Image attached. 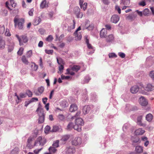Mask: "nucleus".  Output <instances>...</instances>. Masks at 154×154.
<instances>
[{"label":"nucleus","instance_id":"5fc2aeb1","mask_svg":"<svg viewBox=\"0 0 154 154\" xmlns=\"http://www.w3.org/2000/svg\"><path fill=\"white\" fill-rule=\"evenodd\" d=\"M115 9L118 12V13L119 14H120L121 13V10L119 7L118 5H116L115 6Z\"/></svg>","mask_w":154,"mask_h":154},{"label":"nucleus","instance_id":"1a4fd4ad","mask_svg":"<svg viewBox=\"0 0 154 154\" xmlns=\"http://www.w3.org/2000/svg\"><path fill=\"white\" fill-rule=\"evenodd\" d=\"M119 17L117 15H113L111 18V21L112 23H116L119 21Z\"/></svg>","mask_w":154,"mask_h":154},{"label":"nucleus","instance_id":"f704fd0d","mask_svg":"<svg viewBox=\"0 0 154 154\" xmlns=\"http://www.w3.org/2000/svg\"><path fill=\"white\" fill-rule=\"evenodd\" d=\"M15 96L17 97V100H16V101L17 103L18 104L21 101V99L19 97V96L17 95V93H15Z\"/></svg>","mask_w":154,"mask_h":154},{"label":"nucleus","instance_id":"7ed1b4c3","mask_svg":"<svg viewBox=\"0 0 154 154\" xmlns=\"http://www.w3.org/2000/svg\"><path fill=\"white\" fill-rule=\"evenodd\" d=\"M47 140L45 137L42 136L38 137L35 141L34 146H44L46 143Z\"/></svg>","mask_w":154,"mask_h":154},{"label":"nucleus","instance_id":"4d7b16f0","mask_svg":"<svg viewBox=\"0 0 154 154\" xmlns=\"http://www.w3.org/2000/svg\"><path fill=\"white\" fill-rule=\"evenodd\" d=\"M118 55L122 58H124L125 57V54L123 53L119 52Z\"/></svg>","mask_w":154,"mask_h":154},{"label":"nucleus","instance_id":"f257e3e1","mask_svg":"<svg viewBox=\"0 0 154 154\" xmlns=\"http://www.w3.org/2000/svg\"><path fill=\"white\" fill-rule=\"evenodd\" d=\"M140 92L143 94H147V92L145 91L149 92L154 90V85L150 83L147 84L145 86H144L143 84H140Z\"/></svg>","mask_w":154,"mask_h":154},{"label":"nucleus","instance_id":"aec40b11","mask_svg":"<svg viewBox=\"0 0 154 154\" xmlns=\"http://www.w3.org/2000/svg\"><path fill=\"white\" fill-rule=\"evenodd\" d=\"M135 150L136 152L137 153H141L143 151V147L141 146H137L135 147Z\"/></svg>","mask_w":154,"mask_h":154},{"label":"nucleus","instance_id":"13d9d810","mask_svg":"<svg viewBox=\"0 0 154 154\" xmlns=\"http://www.w3.org/2000/svg\"><path fill=\"white\" fill-rule=\"evenodd\" d=\"M78 18H81L83 16V14L82 12H79V14L76 16Z\"/></svg>","mask_w":154,"mask_h":154},{"label":"nucleus","instance_id":"6e6d98bb","mask_svg":"<svg viewBox=\"0 0 154 154\" xmlns=\"http://www.w3.org/2000/svg\"><path fill=\"white\" fill-rule=\"evenodd\" d=\"M18 152V148H15V149H13L11 153L13 154H16Z\"/></svg>","mask_w":154,"mask_h":154},{"label":"nucleus","instance_id":"393cba45","mask_svg":"<svg viewBox=\"0 0 154 154\" xmlns=\"http://www.w3.org/2000/svg\"><path fill=\"white\" fill-rule=\"evenodd\" d=\"M60 128L59 126L57 125H54L53 126L52 129L51 131L53 132H56L60 130Z\"/></svg>","mask_w":154,"mask_h":154},{"label":"nucleus","instance_id":"0eeeda50","mask_svg":"<svg viewBox=\"0 0 154 154\" xmlns=\"http://www.w3.org/2000/svg\"><path fill=\"white\" fill-rule=\"evenodd\" d=\"M82 139L78 137H75L72 141V144L73 145L79 146L82 143Z\"/></svg>","mask_w":154,"mask_h":154},{"label":"nucleus","instance_id":"2f4dec72","mask_svg":"<svg viewBox=\"0 0 154 154\" xmlns=\"http://www.w3.org/2000/svg\"><path fill=\"white\" fill-rule=\"evenodd\" d=\"M59 141L58 140H57L54 141L53 144V146L55 147H57L59 146Z\"/></svg>","mask_w":154,"mask_h":154},{"label":"nucleus","instance_id":"a19ab883","mask_svg":"<svg viewBox=\"0 0 154 154\" xmlns=\"http://www.w3.org/2000/svg\"><path fill=\"white\" fill-rule=\"evenodd\" d=\"M24 49L23 48H20L19 50L17 52V54L19 55H22L23 53Z\"/></svg>","mask_w":154,"mask_h":154},{"label":"nucleus","instance_id":"0e129e2a","mask_svg":"<svg viewBox=\"0 0 154 154\" xmlns=\"http://www.w3.org/2000/svg\"><path fill=\"white\" fill-rule=\"evenodd\" d=\"M42 148H41L39 149H35L34 151V152L36 154H38L39 152L42 150Z\"/></svg>","mask_w":154,"mask_h":154},{"label":"nucleus","instance_id":"4468645a","mask_svg":"<svg viewBox=\"0 0 154 154\" xmlns=\"http://www.w3.org/2000/svg\"><path fill=\"white\" fill-rule=\"evenodd\" d=\"M41 21L42 20L39 17H36L34 20L33 24L34 26L37 25L39 24Z\"/></svg>","mask_w":154,"mask_h":154},{"label":"nucleus","instance_id":"2eb2a0df","mask_svg":"<svg viewBox=\"0 0 154 154\" xmlns=\"http://www.w3.org/2000/svg\"><path fill=\"white\" fill-rule=\"evenodd\" d=\"M90 110V108L88 106H85L82 109L83 113L85 115L89 112Z\"/></svg>","mask_w":154,"mask_h":154},{"label":"nucleus","instance_id":"680f3d73","mask_svg":"<svg viewBox=\"0 0 154 154\" xmlns=\"http://www.w3.org/2000/svg\"><path fill=\"white\" fill-rule=\"evenodd\" d=\"M14 48V47L13 46H9L8 48V52H11L13 50Z\"/></svg>","mask_w":154,"mask_h":154},{"label":"nucleus","instance_id":"5701e85b","mask_svg":"<svg viewBox=\"0 0 154 154\" xmlns=\"http://www.w3.org/2000/svg\"><path fill=\"white\" fill-rule=\"evenodd\" d=\"M152 115L150 113L147 114L146 116V120L149 122L152 121Z\"/></svg>","mask_w":154,"mask_h":154},{"label":"nucleus","instance_id":"a878e982","mask_svg":"<svg viewBox=\"0 0 154 154\" xmlns=\"http://www.w3.org/2000/svg\"><path fill=\"white\" fill-rule=\"evenodd\" d=\"M74 125H73V123L72 122H70L67 126L66 129L67 130H71L73 128L74 129Z\"/></svg>","mask_w":154,"mask_h":154},{"label":"nucleus","instance_id":"7c9ffc66","mask_svg":"<svg viewBox=\"0 0 154 154\" xmlns=\"http://www.w3.org/2000/svg\"><path fill=\"white\" fill-rule=\"evenodd\" d=\"M32 68L33 70L36 71L38 69V66L36 65L35 63H32Z\"/></svg>","mask_w":154,"mask_h":154},{"label":"nucleus","instance_id":"3c124183","mask_svg":"<svg viewBox=\"0 0 154 154\" xmlns=\"http://www.w3.org/2000/svg\"><path fill=\"white\" fill-rule=\"evenodd\" d=\"M149 11L148 9H145L143 12V14L145 16L149 14Z\"/></svg>","mask_w":154,"mask_h":154},{"label":"nucleus","instance_id":"58836bf2","mask_svg":"<svg viewBox=\"0 0 154 154\" xmlns=\"http://www.w3.org/2000/svg\"><path fill=\"white\" fill-rule=\"evenodd\" d=\"M109 58H116L117 57V55L114 53H110L109 54Z\"/></svg>","mask_w":154,"mask_h":154},{"label":"nucleus","instance_id":"412c9836","mask_svg":"<svg viewBox=\"0 0 154 154\" xmlns=\"http://www.w3.org/2000/svg\"><path fill=\"white\" fill-rule=\"evenodd\" d=\"M77 108V106L75 104H72L70 106L69 111L71 112H73L76 110Z\"/></svg>","mask_w":154,"mask_h":154},{"label":"nucleus","instance_id":"603ef678","mask_svg":"<svg viewBox=\"0 0 154 154\" xmlns=\"http://www.w3.org/2000/svg\"><path fill=\"white\" fill-rule=\"evenodd\" d=\"M26 94L21 93L19 94V97L21 98H24L26 97Z\"/></svg>","mask_w":154,"mask_h":154},{"label":"nucleus","instance_id":"6e6552de","mask_svg":"<svg viewBox=\"0 0 154 154\" xmlns=\"http://www.w3.org/2000/svg\"><path fill=\"white\" fill-rule=\"evenodd\" d=\"M139 102L140 104L142 106H145L148 104L147 101L143 97L140 98Z\"/></svg>","mask_w":154,"mask_h":154},{"label":"nucleus","instance_id":"a18cd8bd","mask_svg":"<svg viewBox=\"0 0 154 154\" xmlns=\"http://www.w3.org/2000/svg\"><path fill=\"white\" fill-rule=\"evenodd\" d=\"M63 65H60V66L59 67V70L60 74L63 72Z\"/></svg>","mask_w":154,"mask_h":154},{"label":"nucleus","instance_id":"338daca9","mask_svg":"<svg viewBox=\"0 0 154 154\" xmlns=\"http://www.w3.org/2000/svg\"><path fill=\"white\" fill-rule=\"evenodd\" d=\"M34 11V10L33 9H32L30 10L29 12V14L30 16H32L33 15V12Z\"/></svg>","mask_w":154,"mask_h":154},{"label":"nucleus","instance_id":"bf43d9fd","mask_svg":"<svg viewBox=\"0 0 154 154\" xmlns=\"http://www.w3.org/2000/svg\"><path fill=\"white\" fill-rule=\"evenodd\" d=\"M70 78V77L69 76H65L63 75H61V79H68Z\"/></svg>","mask_w":154,"mask_h":154},{"label":"nucleus","instance_id":"f03ea898","mask_svg":"<svg viewBox=\"0 0 154 154\" xmlns=\"http://www.w3.org/2000/svg\"><path fill=\"white\" fill-rule=\"evenodd\" d=\"M84 125V122L82 119L79 118L75 120V125H74V129L78 132L82 131V126Z\"/></svg>","mask_w":154,"mask_h":154},{"label":"nucleus","instance_id":"37998d69","mask_svg":"<svg viewBox=\"0 0 154 154\" xmlns=\"http://www.w3.org/2000/svg\"><path fill=\"white\" fill-rule=\"evenodd\" d=\"M53 39V36L50 35H49L46 38V40L49 42L51 41Z\"/></svg>","mask_w":154,"mask_h":154},{"label":"nucleus","instance_id":"6ab92c4d","mask_svg":"<svg viewBox=\"0 0 154 154\" xmlns=\"http://www.w3.org/2000/svg\"><path fill=\"white\" fill-rule=\"evenodd\" d=\"M32 140V138L31 137H29L27 140V146L30 149H31L33 147V146L31 144Z\"/></svg>","mask_w":154,"mask_h":154},{"label":"nucleus","instance_id":"c756f323","mask_svg":"<svg viewBox=\"0 0 154 154\" xmlns=\"http://www.w3.org/2000/svg\"><path fill=\"white\" fill-rule=\"evenodd\" d=\"M74 13L76 16L78 14H79L80 11V9L79 7H75L74 8Z\"/></svg>","mask_w":154,"mask_h":154},{"label":"nucleus","instance_id":"49530a36","mask_svg":"<svg viewBox=\"0 0 154 154\" xmlns=\"http://www.w3.org/2000/svg\"><path fill=\"white\" fill-rule=\"evenodd\" d=\"M45 52L47 54H52L53 52V50H48L45 49Z\"/></svg>","mask_w":154,"mask_h":154},{"label":"nucleus","instance_id":"9d476101","mask_svg":"<svg viewBox=\"0 0 154 154\" xmlns=\"http://www.w3.org/2000/svg\"><path fill=\"white\" fill-rule=\"evenodd\" d=\"M107 31L106 29H103L100 32V35L101 38H106L107 36Z\"/></svg>","mask_w":154,"mask_h":154},{"label":"nucleus","instance_id":"b1692460","mask_svg":"<svg viewBox=\"0 0 154 154\" xmlns=\"http://www.w3.org/2000/svg\"><path fill=\"white\" fill-rule=\"evenodd\" d=\"M75 39L76 40H80L81 39L82 36L80 33H77L76 35L74 34Z\"/></svg>","mask_w":154,"mask_h":154},{"label":"nucleus","instance_id":"9b49d317","mask_svg":"<svg viewBox=\"0 0 154 154\" xmlns=\"http://www.w3.org/2000/svg\"><path fill=\"white\" fill-rule=\"evenodd\" d=\"M139 88V87L137 86H134L131 88L130 91L131 93L135 94L138 92Z\"/></svg>","mask_w":154,"mask_h":154},{"label":"nucleus","instance_id":"dca6fc26","mask_svg":"<svg viewBox=\"0 0 154 154\" xmlns=\"http://www.w3.org/2000/svg\"><path fill=\"white\" fill-rule=\"evenodd\" d=\"M48 7L46 0H43L40 5V8L41 9H44Z\"/></svg>","mask_w":154,"mask_h":154},{"label":"nucleus","instance_id":"20e7f679","mask_svg":"<svg viewBox=\"0 0 154 154\" xmlns=\"http://www.w3.org/2000/svg\"><path fill=\"white\" fill-rule=\"evenodd\" d=\"M15 36L18 39L20 46L23 45V43H27L28 39L26 35H22L20 37L18 35H16Z\"/></svg>","mask_w":154,"mask_h":154},{"label":"nucleus","instance_id":"e2e57ef3","mask_svg":"<svg viewBox=\"0 0 154 154\" xmlns=\"http://www.w3.org/2000/svg\"><path fill=\"white\" fill-rule=\"evenodd\" d=\"M66 70L68 73L70 74L71 75H73L75 74L74 72L72 71H70V70L68 69H67Z\"/></svg>","mask_w":154,"mask_h":154},{"label":"nucleus","instance_id":"c03bdc74","mask_svg":"<svg viewBox=\"0 0 154 154\" xmlns=\"http://www.w3.org/2000/svg\"><path fill=\"white\" fill-rule=\"evenodd\" d=\"M44 91V88L43 87H41L39 88L38 89V91L40 94H42Z\"/></svg>","mask_w":154,"mask_h":154},{"label":"nucleus","instance_id":"774afa93","mask_svg":"<svg viewBox=\"0 0 154 154\" xmlns=\"http://www.w3.org/2000/svg\"><path fill=\"white\" fill-rule=\"evenodd\" d=\"M48 100V98L47 97H45L42 98V102L44 104H46V102H47Z\"/></svg>","mask_w":154,"mask_h":154},{"label":"nucleus","instance_id":"f3484780","mask_svg":"<svg viewBox=\"0 0 154 154\" xmlns=\"http://www.w3.org/2000/svg\"><path fill=\"white\" fill-rule=\"evenodd\" d=\"M145 132V131L142 129L140 128L135 131V133L136 135H142Z\"/></svg>","mask_w":154,"mask_h":154},{"label":"nucleus","instance_id":"ea45409f","mask_svg":"<svg viewBox=\"0 0 154 154\" xmlns=\"http://www.w3.org/2000/svg\"><path fill=\"white\" fill-rule=\"evenodd\" d=\"M132 141L133 143H140V139L138 137H135L132 139Z\"/></svg>","mask_w":154,"mask_h":154},{"label":"nucleus","instance_id":"a211bd4d","mask_svg":"<svg viewBox=\"0 0 154 154\" xmlns=\"http://www.w3.org/2000/svg\"><path fill=\"white\" fill-rule=\"evenodd\" d=\"M106 40L107 42H111L113 40L114 37L113 35L110 34L106 37Z\"/></svg>","mask_w":154,"mask_h":154},{"label":"nucleus","instance_id":"e433bc0d","mask_svg":"<svg viewBox=\"0 0 154 154\" xmlns=\"http://www.w3.org/2000/svg\"><path fill=\"white\" fill-rule=\"evenodd\" d=\"M57 63L59 65H64V61L62 59L60 58L59 59H57Z\"/></svg>","mask_w":154,"mask_h":154},{"label":"nucleus","instance_id":"c9c22d12","mask_svg":"<svg viewBox=\"0 0 154 154\" xmlns=\"http://www.w3.org/2000/svg\"><path fill=\"white\" fill-rule=\"evenodd\" d=\"M72 69L73 70L77 72L80 69V67L79 66L74 65L73 66Z\"/></svg>","mask_w":154,"mask_h":154},{"label":"nucleus","instance_id":"c85d7f7f","mask_svg":"<svg viewBox=\"0 0 154 154\" xmlns=\"http://www.w3.org/2000/svg\"><path fill=\"white\" fill-rule=\"evenodd\" d=\"M135 17L133 15H130L126 17V19L132 21L135 18Z\"/></svg>","mask_w":154,"mask_h":154},{"label":"nucleus","instance_id":"09e8293b","mask_svg":"<svg viewBox=\"0 0 154 154\" xmlns=\"http://www.w3.org/2000/svg\"><path fill=\"white\" fill-rule=\"evenodd\" d=\"M51 128L49 126H47L45 128V133H48L50 130Z\"/></svg>","mask_w":154,"mask_h":154},{"label":"nucleus","instance_id":"052dcab7","mask_svg":"<svg viewBox=\"0 0 154 154\" xmlns=\"http://www.w3.org/2000/svg\"><path fill=\"white\" fill-rule=\"evenodd\" d=\"M5 35L7 36H10L11 34L9 32L8 29H6V31L5 32Z\"/></svg>","mask_w":154,"mask_h":154},{"label":"nucleus","instance_id":"cd10ccee","mask_svg":"<svg viewBox=\"0 0 154 154\" xmlns=\"http://www.w3.org/2000/svg\"><path fill=\"white\" fill-rule=\"evenodd\" d=\"M69 137L70 136L69 135H64L62 137L61 140L62 141L65 142L67 141L69 138Z\"/></svg>","mask_w":154,"mask_h":154},{"label":"nucleus","instance_id":"423d86ee","mask_svg":"<svg viewBox=\"0 0 154 154\" xmlns=\"http://www.w3.org/2000/svg\"><path fill=\"white\" fill-rule=\"evenodd\" d=\"M14 21L15 25H17L18 28L19 29H21L23 28V25L24 23V20L23 19H21L19 20L17 18H14Z\"/></svg>","mask_w":154,"mask_h":154},{"label":"nucleus","instance_id":"69168bd1","mask_svg":"<svg viewBox=\"0 0 154 154\" xmlns=\"http://www.w3.org/2000/svg\"><path fill=\"white\" fill-rule=\"evenodd\" d=\"M54 90H52L49 96V99H51L52 98V96L54 94Z\"/></svg>","mask_w":154,"mask_h":154},{"label":"nucleus","instance_id":"79ce46f5","mask_svg":"<svg viewBox=\"0 0 154 154\" xmlns=\"http://www.w3.org/2000/svg\"><path fill=\"white\" fill-rule=\"evenodd\" d=\"M5 30V28L4 25H2V26H0V34H3Z\"/></svg>","mask_w":154,"mask_h":154},{"label":"nucleus","instance_id":"39448f33","mask_svg":"<svg viewBox=\"0 0 154 154\" xmlns=\"http://www.w3.org/2000/svg\"><path fill=\"white\" fill-rule=\"evenodd\" d=\"M36 111L38 112V114L39 116L38 122L40 123L43 122L45 120V114L43 111L39 107H38Z\"/></svg>","mask_w":154,"mask_h":154},{"label":"nucleus","instance_id":"de8ad7c7","mask_svg":"<svg viewBox=\"0 0 154 154\" xmlns=\"http://www.w3.org/2000/svg\"><path fill=\"white\" fill-rule=\"evenodd\" d=\"M149 75L152 79H154V71H151L149 73Z\"/></svg>","mask_w":154,"mask_h":154},{"label":"nucleus","instance_id":"473e14b6","mask_svg":"<svg viewBox=\"0 0 154 154\" xmlns=\"http://www.w3.org/2000/svg\"><path fill=\"white\" fill-rule=\"evenodd\" d=\"M87 6V3L86 2H85L82 5H80V7L81 8H83L84 11H85L86 10Z\"/></svg>","mask_w":154,"mask_h":154},{"label":"nucleus","instance_id":"ddd939ff","mask_svg":"<svg viewBox=\"0 0 154 154\" xmlns=\"http://www.w3.org/2000/svg\"><path fill=\"white\" fill-rule=\"evenodd\" d=\"M5 45V42L2 37L0 36V50L4 49Z\"/></svg>","mask_w":154,"mask_h":154},{"label":"nucleus","instance_id":"4c0bfd02","mask_svg":"<svg viewBox=\"0 0 154 154\" xmlns=\"http://www.w3.org/2000/svg\"><path fill=\"white\" fill-rule=\"evenodd\" d=\"M26 95H27L29 97L32 96V92L29 90H27L26 91Z\"/></svg>","mask_w":154,"mask_h":154},{"label":"nucleus","instance_id":"4be33fe9","mask_svg":"<svg viewBox=\"0 0 154 154\" xmlns=\"http://www.w3.org/2000/svg\"><path fill=\"white\" fill-rule=\"evenodd\" d=\"M142 117L141 116H139L137 119V123L138 125L140 126H145V125L142 123L141 120L142 119Z\"/></svg>","mask_w":154,"mask_h":154},{"label":"nucleus","instance_id":"72a5a7b5","mask_svg":"<svg viewBox=\"0 0 154 154\" xmlns=\"http://www.w3.org/2000/svg\"><path fill=\"white\" fill-rule=\"evenodd\" d=\"M56 147L54 146L50 147L49 148V151L50 152L55 153L57 151V149L55 148Z\"/></svg>","mask_w":154,"mask_h":154},{"label":"nucleus","instance_id":"8fccbe9b","mask_svg":"<svg viewBox=\"0 0 154 154\" xmlns=\"http://www.w3.org/2000/svg\"><path fill=\"white\" fill-rule=\"evenodd\" d=\"M32 55V50H29L27 54V57L28 58L30 57Z\"/></svg>","mask_w":154,"mask_h":154},{"label":"nucleus","instance_id":"f8f14e48","mask_svg":"<svg viewBox=\"0 0 154 154\" xmlns=\"http://www.w3.org/2000/svg\"><path fill=\"white\" fill-rule=\"evenodd\" d=\"M75 148L73 146H70L67 148L66 149V152L69 154H72L75 152Z\"/></svg>","mask_w":154,"mask_h":154},{"label":"nucleus","instance_id":"864d4df0","mask_svg":"<svg viewBox=\"0 0 154 154\" xmlns=\"http://www.w3.org/2000/svg\"><path fill=\"white\" fill-rule=\"evenodd\" d=\"M58 118L60 120L62 121L64 119V116L62 114H60L58 116Z\"/></svg>","mask_w":154,"mask_h":154},{"label":"nucleus","instance_id":"bb28decb","mask_svg":"<svg viewBox=\"0 0 154 154\" xmlns=\"http://www.w3.org/2000/svg\"><path fill=\"white\" fill-rule=\"evenodd\" d=\"M21 60L23 62L24 64L27 65L28 64L29 62L25 56L23 55L22 57Z\"/></svg>","mask_w":154,"mask_h":154}]
</instances>
